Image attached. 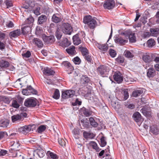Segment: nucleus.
Masks as SVG:
<instances>
[{
    "label": "nucleus",
    "instance_id": "1",
    "mask_svg": "<svg viewBox=\"0 0 159 159\" xmlns=\"http://www.w3.org/2000/svg\"><path fill=\"white\" fill-rule=\"evenodd\" d=\"M83 21L84 23L87 24L88 27L91 29H94L97 24L96 20L90 16H85L84 18Z\"/></svg>",
    "mask_w": 159,
    "mask_h": 159
},
{
    "label": "nucleus",
    "instance_id": "2",
    "mask_svg": "<svg viewBox=\"0 0 159 159\" xmlns=\"http://www.w3.org/2000/svg\"><path fill=\"white\" fill-rule=\"evenodd\" d=\"M97 69L98 73L102 77H107L110 70L108 66L103 65H100Z\"/></svg>",
    "mask_w": 159,
    "mask_h": 159
},
{
    "label": "nucleus",
    "instance_id": "3",
    "mask_svg": "<svg viewBox=\"0 0 159 159\" xmlns=\"http://www.w3.org/2000/svg\"><path fill=\"white\" fill-rule=\"evenodd\" d=\"M24 105L27 107H33L37 104V100L34 98H30L25 99Z\"/></svg>",
    "mask_w": 159,
    "mask_h": 159
},
{
    "label": "nucleus",
    "instance_id": "4",
    "mask_svg": "<svg viewBox=\"0 0 159 159\" xmlns=\"http://www.w3.org/2000/svg\"><path fill=\"white\" fill-rule=\"evenodd\" d=\"M62 31L65 34L70 35L73 31L71 26L68 23H65L63 24Z\"/></svg>",
    "mask_w": 159,
    "mask_h": 159
},
{
    "label": "nucleus",
    "instance_id": "5",
    "mask_svg": "<svg viewBox=\"0 0 159 159\" xmlns=\"http://www.w3.org/2000/svg\"><path fill=\"white\" fill-rule=\"evenodd\" d=\"M22 93L24 95H28L29 93L36 94L37 93V92L36 90L33 88L31 86L29 85L27 86L26 89H23L22 91Z\"/></svg>",
    "mask_w": 159,
    "mask_h": 159
},
{
    "label": "nucleus",
    "instance_id": "6",
    "mask_svg": "<svg viewBox=\"0 0 159 159\" xmlns=\"http://www.w3.org/2000/svg\"><path fill=\"white\" fill-rule=\"evenodd\" d=\"M115 4L114 0H106L103 4V7L106 9L110 10L113 8Z\"/></svg>",
    "mask_w": 159,
    "mask_h": 159
},
{
    "label": "nucleus",
    "instance_id": "7",
    "mask_svg": "<svg viewBox=\"0 0 159 159\" xmlns=\"http://www.w3.org/2000/svg\"><path fill=\"white\" fill-rule=\"evenodd\" d=\"M113 78L114 80L118 84L121 83L123 81V76L122 74L118 71L115 72Z\"/></svg>",
    "mask_w": 159,
    "mask_h": 159
},
{
    "label": "nucleus",
    "instance_id": "8",
    "mask_svg": "<svg viewBox=\"0 0 159 159\" xmlns=\"http://www.w3.org/2000/svg\"><path fill=\"white\" fill-rule=\"evenodd\" d=\"M43 39L46 44H51L55 41V39L54 36H47L45 35H43Z\"/></svg>",
    "mask_w": 159,
    "mask_h": 159
},
{
    "label": "nucleus",
    "instance_id": "9",
    "mask_svg": "<svg viewBox=\"0 0 159 159\" xmlns=\"http://www.w3.org/2000/svg\"><path fill=\"white\" fill-rule=\"evenodd\" d=\"M75 93V91L73 90H67L62 92L61 97L64 99L68 98L73 96Z\"/></svg>",
    "mask_w": 159,
    "mask_h": 159
},
{
    "label": "nucleus",
    "instance_id": "10",
    "mask_svg": "<svg viewBox=\"0 0 159 159\" xmlns=\"http://www.w3.org/2000/svg\"><path fill=\"white\" fill-rule=\"evenodd\" d=\"M18 131L20 132L26 134L31 131H33L32 127L30 125H25L18 129Z\"/></svg>",
    "mask_w": 159,
    "mask_h": 159
},
{
    "label": "nucleus",
    "instance_id": "11",
    "mask_svg": "<svg viewBox=\"0 0 159 159\" xmlns=\"http://www.w3.org/2000/svg\"><path fill=\"white\" fill-rule=\"evenodd\" d=\"M114 40L116 43L122 45H124L127 41V40L119 36L115 37Z\"/></svg>",
    "mask_w": 159,
    "mask_h": 159
},
{
    "label": "nucleus",
    "instance_id": "12",
    "mask_svg": "<svg viewBox=\"0 0 159 159\" xmlns=\"http://www.w3.org/2000/svg\"><path fill=\"white\" fill-rule=\"evenodd\" d=\"M133 117L134 120L137 122H141L143 120L141 114L138 112L134 113L133 115Z\"/></svg>",
    "mask_w": 159,
    "mask_h": 159
},
{
    "label": "nucleus",
    "instance_id": "13",
    "mask_svg": "<svg viewBox=\"0 0 159 159\" xmlns=\"http://www.w3.org/2000/svg\"><path fill=\"white\" fill-rule=\"evenodd\" d=\"M44 74L47 76L53 75L55 74V72L50 68L45 67L43 70Z\"/></svg>",
    "mask_w": 159,
    "mask_h": 159
},
{
    "label": "nucleus",
    "instance_id": "14",
    "mask_svg": "<svg viewBox=\"0 0 159 159\" xmlns=\"http://www.w3.org/2000/svg\"><path fill=\"white\" fill-rule=\"evenodd\" d=\"M156 75V71L153 68H150L147 71V76L149 78L153 77Z\"/></svg>",
    "mask_w": 159,
    "mask_h": 159
},
{
    "label": "nucleus",
    "instance_id": "15",
    "mask_svg": "<svg viewBox=\"0 0 159 159\" xmlns=\"http://www.w3.org/2000/svg\"><path fill=\"white\" fill-rule=\"evenodd\" d=\"M152 54L149 53L144 55L143 56V60L146 63H149L152 61Z\"/></svg>",
    "mask_w": 159,
    "mask_h": 159
},
{
    "label": "nucleus",
    "instance_id": "16",
    "mask_svg": "<svg viewBox=\"0 0 159 159\" xmlns=\"http://www.w3.org/2000/svg\"><path fill=\"white\" fill-rule=\"evenodd\" d=\"M149 31L152 36L156 37L159 35V28H151Z\"/></svg>",
    "mask_w": 159,
    "mask_h": 159
},
{
    "label": "nucleus",
    "instance_id": "17",
    "mask_svg": "<svg viewBox=\"0 0 159 159\" xmlns=\"http://www.w3.org/2000/svg\"><path fill=\"white\" fill-rule=\"evenodd\" d=\"M32 42L33 43L39 48H41L43 46V42L39 39L35 38L33 40Z\"/></svg>",
    "mask_w": 159,
    "mask_h": 159
},
{
    "label": "nucleus",
    "instance_id": "18",
    "mask_svg": "<svg viewBox=\"0 0 159 159\" xmlns=\"http://www.w3.org/2000/svg\"><path fill=\"white\" fill-rule=\"evenodd\" d=\"M98 47L103 53L106 52L108 49V46L107 44H98Z\"/></svg>",
    "mask_w": 159,
    "mask_h": 159
},
{
    "label": "nucleus",
    "instance_id": "19",
    "mask_svg": "<svg viewBox=\"0 0 159 159\" xmlns=\"http://www.w3.org/2000/svg\"><path fill=\"white\" fill-rule=\"evenodd\" d=\"M21 34V31L20 29H17L11 32L9 35L10 36L15 38L20 35Z\"/></svg>",
    "mask_w": 159,
    "mask_h": 159
},
{
    "label": "nucleus",
    "instance_id": "20",
    "mask_svg": "<svg viewBox=\"0 0 159 159\" xmlns=\"http://www.w3.org/2000/svg\"><path fill=\"white\" fill-rule=\"evenodd\" d=\"M66 51L68 54L70 55H74L76 53L75 47L73 46L66 49Z\"/></svg>",
    "mask_w": 159,
    "mask_h": 159
},
{
    "label": "nucleus",
    "instance_id": "21",
    "mask_svg": "<svg viewBox=\"0 0 159 159\" xmlns=\"http://www.w3.org/2000/svg\"><path fill=\"white\" fill-rule=\"evenodd\" d=\"M73 43L74 45H77L81 43V40L80 38L79 34H76L73 37Z\"/></svg>",
    "mask_w": 159,
    "mask_h": 159
},
{
    "label": "nucleus",
    "instance_id": "22",
    "mask_svg": "<svg viewBox=\"0 0 159 159\" xmlns=\"http://www.w3.org/2000/svg\"><path fill=\"white\" fill-rule=\"evenodd\" d=\"M90 81L89 78L86 75H82L80 78V82L82 84H86Z\"/></svg>",
    "mask_w": 159,
    "mask_h": 159
},
{
    "label": "nucleus",
    "instance_id": "23",
    "mask_svg": "<svg viewBox=\"0 0 159 159\" xmlns=\"http://www.w3.org/2000/svg\"><path fill=\"white\" fill-rule=\"evenodd\" d=\"M20 143L19 141H16V142H14V143L12 145V148L11 149L13 150L14 151H17L19 150L20 147Z\"/></svg>",
    "mask_w": 159,
    "mask_h": 159
},
{
    "label": "nucleus",
    "instance_id": "24",
    "mask_svg": "<svg viewBox=\"0 0 159 159\" xmlns=\"http://www.w3.org/2000/svg\"><path fill=\"white\" fill-rule=\"evenodd\" d=\"M92 89L91 87H86L84 88L85 93H84V97L86 98H90Z\"/></svg>",
    "mask_w": 159,
    "mask_h": 159
},
{
    "label": "nucleus",
    "instance_id": "25",
    "mask_svg": "<svg viewBox=\"0 0 159 159\" xmlns=\"http://www.w3.org/2000/svg\"><path fill=\"white\" fill-rule=\"evenodd\" d=\"M9 65V63L7 61L2 60L0 61V67L3 69L7 68Z\"/></svg>",
    "mask_w": 159,
    "mask_h": 159
},
{
    "label": "nucleus",
    "instance_id": "26",
    "mask_svg": "<svg viewBox=\"0 0 159 159\" xmlns=\"http://www.w3.org/2000/svg\"><path fill=\"white\" fill-rule=\"evenodd\" d=\"M31 30V28L29 25L25 26L22 28V33L24 34H25L30 32Z\"/></svg>",
    "mask_w": 159,
    "mask_h": 159
},
{
    "label": "nucleus",
    "instance_id": "27",
    "mask_svg": "<svg viewBox=\"0 0 159 159\" xmlns=\"http://www.w3.org/2000/svg\"><path fill=\"white\" fill-rule=\"evenodd\" d=\"M52 20L54 22L57 23L60 22L61 20V19L59 17V14H54L52 16Z\"/></svg>",
    "mask_w": 159,
    "mask_h": 159
},
{
    "label": "nucleus",
    "instance_id": "28",
    "mask_svg": "<svg viewBox=\"0 0 159 159\" xmlns=\"http://www.w3.org/2000/svg\"><path fill=\"white\" fill-rule=\"evenodd\" d=\"M81 111L83 114L86 116H89L92 114V112L89 109H86L85 107H83L81 109Z\"/></svg>",
    "mask_w": 159,
    "mask_h": 159
},
{
    "label": "nucleus",
    "instance_id": "29",
    "mask_svg": "<svg viewBox=\"0 0 159 159\" xmlns=\"http://www.w3.org/2000/svg\"><path fill=\"white\" fill-rule=\"evenodd\" d=\"M46 20V16L44 15H41L38 18V22L39 24H42L44 23Z\"/></svg>",
    "mask_w": 159,
    "mask_h": 159
},
{
    "label": "nucleus",
    "instance_id": "30",
    "mask_svg": "<svg viewBox=\"0 0 159 159\" xmlns=\"http://www.w3.org/2000/svg\"><path fill=\"white\" fill-rule=\"evenodd\" d=\"M79 49L80 50L82 55L84 57L89 54L88 50L86 48L80 47H79Z\"/></svg>",
    "mask_w": 159,
    "mask_h": 159
},
{
    "label": "nucleus",
    "instance_id": "31",
    "mask_svg": "<svg viewBox=\"0 0 159 159\" xmlns=\"http://www.w3.org/2000/svg\"><path fill=\"white\" fill-rule=\"evenodd\" d=\"M9 120H2L0 121V126L6 127L9 124Z\"/></svg>",
    "mask_w": 159,
    "mask_h": 159
},
{
    "label": "nucleus",
    "instance_id": "32",
    "mask_svg": "<svg viewBox=\"0 0 159 159\" xmlns=\"http://www.w3.org/2000/svg\"><path fill=\"white\" fill-rule=\"evenodd\" d=\"M151 132L155 135L159 134V129L156 126H152L150 127Z\"/></svg>",
    "mask_w": 159,
    "mask_h": 159
},
{
    "label": "nucleus",
    "instance_id": "33",
    "mask_svg": "<svg viewBox=\"0 0 159 159\" xmlns=\"http://www.w3.org/2000/svg\"><path fill=\"white\" fill-rule=\"evenodd\" d=\"M129 41L131 43H134L136 41V38L134 33L131 32L129 35Z\"/></svg>",
    "mask_w": 159,
    "mask_h": 159
},
{
    "label": "nucleus",
    "instance_id": "34",
    "mask_svg": "<svg viewBox=\"0 0 159 159\" xmlns=\"http://www.w3.org/2000/svg\"><path fill=\"white\" fill-rule=\"evenodd\" d=\"M89 121L91 125L93 127H97L98 126V123L93 118L90 117L89 118Z\"/></svg>",
    "mask_w": 159,
    "mask_h": 159
},
{
    "label": "nucleus",
    "instance_id": "35",
    "mask_svg": "<svg viewBox=\"0 0 159 159\" xmlns=\"http://www.w3.org/2000/svg\"><path fill=\"white\" fill-rule=\"evenodd\" d=\"M81 122L83 126L86 128H89L90 126L89 120L87 119L81 120Z\"/></svg>",
    "mask_w": 159,
    "mask_h": 159
},
{
    "label": "nucleus",
    "instance_id": "36",
    "mask_svg": "<svg viewBox=\"0 0 159 159\" xmlns=\"http://www.w3.org/2000/svg\"><path fill=\"white\" fill-rule=\"evenodd\" d=\"M83 135L84 137L86 139H92L94 137L93 134L92 133L84 131L83 133Z\"/></svg>",
    "mask_w": 159,
    "mask_h": 159
},
{
    "label": "nucleus",
    "instance_id": "37",
    "mask_svg": "<svg viewBox=\"0 0 159 159\" xmlns=\"http://www.w3.org/2000/svg\"><path fill=\"white\" fill-rule=\"evenodd\" d=\"M21 118V116L18 114L14 115L11 116L12 121L13 122H15L18 120H20Z\"/></svg>",
    "mask_w": 159,
    "mask_h": 159
},
{
    "label": "nucleus",
    "instance_id": "38",
    "mask_svg": "<svg viewBox=\"0 0 159 159\" xmlns=\"http://www.w3.org/2000/svg\"><path fill=\"white\" fill-rule=\"evenodd\" d=\"M62 33L59 28H57L55 32V36L57 39H60L62 36Z\"/></svg>",
    "mask_w": 159,
    "mask_h": 159
},
{
    "label": "nucleus",
    "instance_id": "39",
    "mask_svg": "<svg viewBox=\"0 0 159 159\" xmlns=\"http://www.w3.org/2000/svg\"><path fill=\"white\" fill-rule=\"evenodd\" d=\"M147 44L148 47H152L155 45V42L154 39H150L147 41Z\"/></svg>",
    "mask_w": 159,
    "mask_h": 159
},
{
    "label": "nucleus",
    "instance_id": "40",
    "mask_svg": "<svg viewBox=\"0 0 159 159\" xmlns=\"http://www.w3.org/2000/svg\"><path fill=\"white\" fill-rule=\"evenodd\" d=\"M47 154L49 155L52 159H58V156L56 154L53 152L48 151L47 152Z\"/></svg>",
    "mask_w": 159,
    "mask_h": 159
},
{
    "label": "nucleus",
    "instance_id": "41",
    "mask_svg": "<svg viewBox=\"0 0 159 159\" xmlns=\"http://www.w3.org/2000/svg\"><path fill=\"white\" fill-rule=\"evenodd\" d=\"M143 91L142 90H136L133 92L132 96L134 97H137L142 93Z\"/></svg>",
    "mask_w": 159,
    "mask_h": 159
},
{
    "label": "nucleus",
    "instance_id": "42",
    "mask_svg": "<svg viewBox=\"0 0 159 159\" xmlns=\"http://www.w3.org/2000/svg\"><path fill=\"white\" fill-rule=\"evenodd\" d=\"M90 145L92 148L95 149L97 152H99L100 149L98 147L97 144L94 141H91L90 143Z\"/></svg>",
    "mask_w": 159,
    "mask_h": 159
},
{
    "label": "nucleus",
    "instance_id": "43",
    "mask_svg": "<svg viewBox=\"0 0 159 159\" xmlns=\"http://www.w3.org/2000/svg\"><path fill=\"white\" fill-rule=\"evenodd\" d=\"M3 102L6 103L8 104L10 102V100L7 97L0 96V102Z\"/></svg>",
    "mask_w": 159,
    "mask_h": 159
},
{
    "label": "nucleus",
    "instance_id": "44",
    "mask_svg": "<svg viewBox=\"0 0 159 159\" xmlns=\"http://www.w3.org/2000/svg\"><path fill=\"white\" fill-rule=\"evenodd\" d=\"M11 106L15 108H18L20 106V105L16 99H13L11 102Z\"/></svg>",
    "mask_w": 159,
    "mask_h": 159
},
{
    "label": "nucleus",
    "instance_id": "45",
    "mask_svg": "<svg viewBox=\"0 0 159 159\" xmlns=\"http://www.w3.org/2000/svg\"><path fill=\"white\" fill-rule=\"evenodd\" d=\"M123 94L124 97L123 99H121L123 101H125L127 100L129 97V94L127 89L124 90L123 91Z\"/></svg>",
    "mask_w": 159,
    "mask_h": 159
},
{
    "label": "nucleus",
    "instance_id": "46",
    "mask_svg": "<svg viewBox=\"0 0 159 159\" xmlns=\"http://www.w3.org/2000/svg\"><path fill=\"white\" fill-rule=\"evenodd\" d=\"M52 97L56 99H57L59 98L60 97V93L58 89H55L54 94L52 96Z\"/></svg>",
    "mask_w": 159,
    "mask_h": 159
},
{
    "label": "nucleus",
    "instance_id": "47",
    "mask_svg": "<svg viewBox=\"0 0 159 159\" xmlns=\"http://www.w3.org/2000/svg\"><path fill=\"white\" fill-rule=\"evenodd\" d=\"M124 55L126 57L128 58H132L134 55L129 51L125 50L124 52Z\"/></svg>",
    "mask_w": 159,
    "mask_h": 159
},
{
    "label": "nucleus",
    "instance_id": "48",
    "mask_svg": "<svg viewBox=\"0 0 159 159\" xmlns=\"http://www.w3.org/2000/svg\"><path fill=\"white\" fill-rule=\"evenodd\" d=\"M86 60L89 63H93V61L92 60V57L91 56L88 54L87 55H85L84 57Z\"/></svg>",
    "mask_w": 159,
    "mask_h": 159
},
{
    "label": "nucleus",
    "instance_id": "49",
    "mask_svg": "<svg viewBox=\"0 0 159 159\" xmlns=\"http://www.w3.org/2000/svg\"><path fill=\"white\" fill-rule=\"evenodd\" d=\"M46 127L44 125H41L37 129V131L38 133H41L43 132L46 129Z\"/></svg>",
    "mask_w": 159,
    "mask_h": 159
},
{
    "label": "nucleus",
    "instance_id": "50",
    "mask_svg": "<svg viewBox=\"0 0 159 159\" xmlns=\"http://www.w3.org/2000/svg\"><path fill=\"white\" fill-rule=\"evenodd\" d=\"M101 143L100 144V146L102 147H103L106 146L107 144V142L106 141L105 137H102L100 139Z\"/></svg>",
    "mask_w": 159,
    "mask_h": 159
},
{
    "label": "nucleus",
    "instance_id": "51",
    "mask_svg": "<svg viewBox=\"0 0 159 159\" xmlns=\"http://www.w3.org/2000/svg\"><path fill=\"white\" fill-rule=\"evenodd\" d=\"M73 61L75 64L77 65L80 64L81 62V60L78 57H75L73 59Z\"/></svg>",
    "mask_w": 159,
    "mask_h": 159
},
{
    "label": "nucleus",
    "instance_id": "52",
    "mask_svg": "<svg viewBox=\"0 0 159 159\" xmlns=\"http://www.w3.org/2000/svg\"><path fill=\"white\" fill-rule=\"evenodd\" d=\"M109 52L110 55L112 57H115L116 55V52L113 49H110L109 51Z\"/></svg>",
    "mask_w": 159,
    "mask_h": 159
},
{
    "label": "nucleus",
    "instance_id": "53",
    "mask_svg": "<svg viewBox=\"0 0 159 159\" xmlns=\"http://www.w3.org/2000/svg\"><path fill=\"white\" fill-rule=\"evenodd\" d=\"M34 20L33 17H30L25 20V23L27 24H30L33 23Z\"/></svg>",
    "mask_w": 159,
    "mask_h": 159
},
{
    "label": "nucleus",
    "instance_id": "54",
    "mask_svg": "<svg viewBox=\"0 0 159 159\" xmlns=\"http://www.w3.org/2000/svg\"><path fill=\"white\" fill-rule=\"evenodd\" d=\"M141 112H142L143 115L146 116H148L149 115V112L147 111V108L144 107L140 110Z\"/></svg>",
    "mask_w": 159,
    "mask_h": 159
},
{
    "label": "nucleus",
    "instance_id": "55",
    "mask_svg": "<svg viewBox=\"0 0 159 159\" xmlns=\"http://www.w3.org/2000/svg\"><path fill=\"white\" fill-rule=\"evenodd\" d=\"M37 154L40 158H42L44 155V152L43 150H39L37 152Z\"/></svg>",
    "mask_w": 159,
    "mask_h": 159
},
{
    "label": "nucleus",
    "instance_id": "56",
    "mask_svg": "<svg viewBox=\"0 0 159 159\" xmlns=\"http://www.w3.org/2000/svg\"><path fill=\"white\" fill-rule=\"evenodd\" d=\"M22 55L23 57L29 58L31 56V53L30 51H27L25 53H22Z\"/></svg>",
    "mask_w": 159,
    "mask_h": 159
},
{
    "label": "nucleus",
    "instance_id": "57",
    "mask_svg": "<svg viewBox=\"0 0 159 159\" xmlns=\"http://www.w3.org/2000/svg\"><path fill=\"white\" fill-rule=\"evenodd\" d=\"M20 105L22 104L23 103L24 98L20 97V96H18L17 97V98L16 99Z\"/></svg>",
    "mask_w": 159,
    "mask_h": 159
},
{
    "label": "nucleus",
    "instance_id": "58",
    "mask_svg": "<svg viewBox=\"0 0 159 159\" xmlns=\"http://www.w3.org/2000/svg\"><path fill=\"white\" fill-rule=\"evenodd\" d=\"M5 3L7 6V8L12 6V4L11 1L8 0H6L5 2Z\"/></svg>",
    "mask_w": 159,
    "mask_h": 159
},
{
    "label": "nucleus",
    "instance_id": "59",
    "mask_svg": "<svg viewBox=\"0 0 159 159\" xmlns=\"http://www.w3.org/2000/svg\"><path fill=\"white\" fill-rule=\"evenodd\" d=\"M13 155L14 157H20L21 156V153L18 151V150L17 151H14V152H13Z\"/></svg>",
    "mask_w": 159,
    "mask_h": 159
},
{
    "label": "nucleus",
    "instance_id": "60",
    "mask_svg": "<svg viewBox=\"0 0 159 159\" xmlns=\"http://www.w3.org/2000/svg\"><path fill=\"white\" fill-rule=\"evenodd\" d=\"M66 69L67 71L68 72V74H69L72 73V71L73 70L74 68L73 66H72L71 65H70Z\"/></svg>",
    "mask_w": 159,
    "mask_h": 159
},
{
    "label": "nucleus",
    "instance_id": "61",
    "mask_svg": "<svg viewBox=\"0 0 159 159\" xmlns=\"http://www.w3.org/2000/svg\"><path fill=\"white\" fill-rule=\"evenodd\" d=\"M58 142L59 143L61 146H63L65 145V142L63 139H58Z\"/></svg>",
    "mask_w": 159,
    "mask_h": 159
},
{
    "label": "nucleus",
    "instance_id": "62",
    "mask_svg": "<svg viewBox=\"0 0 159 159\" xmlns=\"http://www.w3.org/2000/svg\"><path fill=\"white\" fill-rule=\"evenodd\" d=\"M42 32V30L39 27L37 26L36 28L35 34L37 35H39Z\"/></svg>",
    "mask_w": 159,
    "mask_h": 159
},
{
    "label": "nucleus",
    "instance_id": "63",
    "mask_svg": "<svg viewBox=\"0 0 159 159\" xmlns=\"http://www.w3.org/2000/svg\"><path fill=\"white\" fill-rule=\"evenodd\" d=\"M116 61L117 62L119 63H123L124 61L123 58L121 57H118L116 59Z\"/></svg>",
    "mask_w": 159,
    "mask_h": 159
},
{
    "label": "nucleus",
    "instance_id": "64",
    "mask_svg": "<svg viewBox=\"0 0 159 159\" xmlns=\"http://www.w3.org/2000/svg\"><path fill=\"white\" fill-rule=\"evenodd\" d=\"M151 36V32H145L143 34V36L145 38H148Z\"/></svg>",
    "mask_w": 159,
    "mask_h": 159
}]
</instances>
